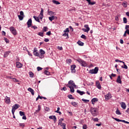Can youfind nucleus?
Wrapping results in <instances>:
<instances>
[{"label": "nucleus", "mask_w": 129, "mask_h": 129, "mask_svg": "<svg viewBox=\"0 0 129 129\" xmlns=\"http://www.w3.org/2000/svg\"><path fill=\"white\" fill-rule=\"evenodd\" d=\"M67 86L70 88V91L72 93H74V92L75 91L74 88H76V85H75L74 81L73 80L69 81Z\"/></svg>", "instance_id": "obj_1"}, {"label": "nucleus", "mask_w": 129, "mask_h": 129, "mask_svg": "<svg viewBox=\"0 0 129 129\" xmlns=\"http://www.w3.org/2000/svg\"><path fill=\"white\" fill-rule=\"evenodd\" d=\"M90 111L93 116H96L97 113H98V110H97L96 108L92 107L90 109Z\"/></svg>", "instance_id": "obj_2"}, {"label": "nucleus", "mask_w": 129, "mask_h": 129, "mask_svg": "<svg viewBox=\"0 0 129 129\" xmlns=\"http://www.w3.org/2000/svg\"><path fill=\"white\" fill-rule=\"evenodd\" d=\"M78 62H79V63H80V64H81V66L83 67H87V63H86V62L81 59H79L77 60Z\"/></svg>", "instance_id": "obj_3"}, {"label": "nucleus", "mask_w": 129, "mask_h": 129, "mask_svg": "<svg viewBox=\"0 0 129 129\" xmlns=\"http://www.w3.org/2000/svg\"><path fill=\"white\" fill-rule=\"evenodd\" d=\"M20 107V105L19 104H15L13 107L12 109V112L13 115H14L15 113V111H16V109H18Z\"/></svg>", "instance_id": "obj_4"}, {"label": "nucleus", "mask_w": 129, "mask_h": 129, "mask_svg": "<svg viewBox=\"0 0 129 129\" xmlns=\"http://www.w3.org/2000/svg\"><path fill=\"white\" fill-rule=\"evenodd\" d=\"M10 32H11L12 34L14 35V36H16L17 35V30H16V28L15 27L11 26L9 28Z\"/></svg>", "instance_id": "obj_5"}, {"label": "nucleus", "mask_w": 129, "mask_h": 129, "mask_svg": "<svg viewBox=\"0 0 129 129\" xmlns=\"http://www.w3.org/2000/svg\"><path fill=\"white\" fill-rule=\"evenodd\" d=\"M98 72V67H96L94 69L90 71V73H91V74H97Z\"/></svg>", "instance_id": "obj_6"}, {"label": "nucleus", "mask_w": 129, "mask_h": 129, "mask_svg": "<svg viewBox=\"0 0 129 129\" xmlns=\"http://www.w3.org/2000/svg\"><path fill=\"white\" fill-rule=\"evenodd\" d=\"M5 102L7 104H10L11 103V98L8 96H6L5 98Z\"/></svg>", "instance_id": "obj_7"}, {"label": "nucleus", "mask_w": 129, "mask_h": 129, "mask_svg": "<svg viewBox=\"0 0 129 129\" xmlns=\"http://www.w3.org/2000/svg\"><path fill=\"white\" fill-rule=\"evenodd\" d=\"M33 54L34 56H36V57H38V56H39V52H38V49L36 47H35L34 48Z\"/></svg>", "instance_id": "obj_8"}, {"label": "nucleus", "mask_w": 129, "mask_h": 129, "mask_svg": "<svg viewBox=\"0 0 129 129\" xmlns=\"http://www.w3.org/2000/svg\"><path fill=\"white\" fill-rule=\"evenodd\" d=\"M76 68V66L75 65H73L71 67V70L72 73H75V72H76V70H75Z\"/></svg>", "instance_id": "obj_9"}, {"label": "nucleus", "mask_w": 129, "mask_h": 129, "mask_svg": "<svg viewBox=\"0 0 129 129\" xmlns=\"http://www.w3.org/2000/svg\"><path fill=\"white\" fill-rule=\"evenodd\" d=\"M27 28H30V27H32V19H29L27 23Z\"/></svg>", "instance_id": "obj_10"}, {"label": "nucleus", "mask_w": 129, "mask_h": 129, "mask_svg": "<svg viewBox=\"0 0 129 129\" xmlns=\"http://www.w3.org/2000/svg\"><path fill=\"white\" fill-rule=\"evenodd\" d=\"M105 99H110L111 98V94L110 93H108L107 94L105 95Z\"/></svg>", "instance_id": "obj_11"}, {"label": "nucleus", "mask_w": 129, "mask_h": 129, "mask_svg": "<svg viewBox=\"0 0 129 129\" xmlns=\"http://www.w3.org/2000/svg\"><path fill=\"white\" fill-rule=\"evenodd\" d=\"M49 118L50 119H53L54 122H56V120H57V118H56V116L55 115L49 116Z\"/></svg>", "instance_id": "obj_12"}, {"label": "nucleus", "mask_w": 129, "mask_h": 129, "mask_svg": "<svg viewBox=\"0 0 129 129\" xmlns=\"http://www.w3.org/2000/svg\"><path fill=\"white\" fill-rule=\"evenodd\" d=\"M96 86L98 88V89H101V85H100V83H99V81H96Z\"/></svg>", "instance_id": "obj_13"}, {"label": "nucleus", "mask_w": 129, "mask_h": 129, "mask_svg": "<svg viewBox=\"0 0 129 129\" xmlns=\"http://www.w3.org/2000/svg\"><path fill=\"white\" fill-rule=\"evenodd\" d=\"M22 66H23V64H22L21 62L19 61L16 62V67H17V68H22Z\"/></svg>", "instance_id": "obj_14"}, {"label": "nucleus", "mask_w": 129, "mask_h": 129, "mask_svg": "<svg viewBox=\"0 0 129 129\" xmlns=\"http://www.w3.org/2000/svg\"><path fill=\"white\" fill-rule=\"evenodd\" d=\"M121 107H122L123 109H125V108H126V105H125V102H122L121 103Z\"/></svg>", "instance_id": "obj_15"}, {"label": "nucleus", "mask_w": 129, "mask_h": 129, "mask_svg": "<svg viewBox=\"0 0 129 129\" xmlns=\"http://www.w3.org/2000/svg\"><path fill=\"white\" fill-rule=\"evenodd\" d=\"M116 82L119 84H121V79H120V76H118L116 80Z\"/></svg>", "instance_id": "obj_16"}, {"label": "nucleus", "mask_w": 129, "mask_h": 129, "mask_svg": "<svg viewBox=\"0 0 129 129\" xmlns=\"http://www.w3.org/2000/svg\"><path fill=\"white\" fill-rule=\"evenodd\" d=\"M33 18H34V20L38 22V23H41L40 21V19L39 18V17H37L36 16H33Z\"/></svg>", "instance_id": "obj_17"}, {"label": "nucleus", "mask_w": 129, "mask_h": 129, "mask_svg": "<svg viewBox=\"0 0 129 129\" xmlns=\"http://www.w3.org/2000/svg\"><path fill=\"white\" fill-rule=\"evenodd\" d=\"M28 91H29V92H31L32 95H34L35 94V93H34V90H33V89H32L31 88H29L28 89Z\"/></svg>", "instance_id": "obj_18"}, {"label": "nucleus", "mask_w": 129, "mask_h": 129, "mask_svg": "<svg viewBox=\"0 0 129 129\" xmlns=\"http://www.w3.org/2000/svg\"><path fill=\"white\" fill-rule=\"evenodd\" d=\"M88 2L89 5L91 6H93V5H95L96 3L95 2H91V0H86Z\"/></svg>", "instance_id": "obj_19"}, {"label": "nucleus", "mask_w": 129, "mask_h": 129, "mask_svg": "<svg viewBox=\"0 0 129 129\" xmlns=\"http://www.w3.org/2000/svg\"><path fill=\"white\" fill-rule=\"evenodd\" d=\"M98 101V99L96 98H94L92 99L91 102L92 104H94V102Z\"/></svg>", "instance_id": "obj_20"}, {"label": "nucleus", "mask_w": 129, "mask_h": 129, "mask_svg": "<svg viewBox=\"0 0 129 129\" xmlns=\"http://www.w3.org/2000/svg\"><path fill=\"white\" fill-rule=\"evenodd\" d=\"M77 92L79 93V94L81 95H83V94H85V92L83 91H81L79 90H77Z\"/></svg>", "instance_id": "obj_21"}, {"label": "nucleus", "mask_w": 129, "mask_h": 129, "mask_svg": "<svg viewBox=\"0 0 129 129\" xmlns=\"http://www.w3.org/2000/svg\"><path fill=\"white\" fill-rule=\"evenodd\" d=\"M40 110H41V106H40V105H39L38 106V109L36 110V111L34 112V114H37V112H39V111H40Z\"/></svg>", "instance_id": "obj_22"}, {"label": "nucleus", "mask_w": 129, "mask_h": 129, "mask_svg": "<svg viewBox=\"0 0 129 129\" xmlns=\"http://www.w3.org/2000/svg\"><path fill=\"white\" fill-rule=\"evenodd\" d=\"M77 44H78L79 46H84V43L82 42L81 41L79 40L77 42Z\"/></svg>", "instance_id": "obj_23"}, {"label": "nucleus", "mask_w": 129, "mask_h": 129, "mask_svg": "<svg viewBox=\"0 0 129 129\" xmlns=\"http://www.w3.org/2000/svg\"><path fill=\"white\" fill-rule=\"evenodd\" d=\"M10 51H7L4 53V57H5V58L8 57V56H9V55H10Z\"/></svg>", "instance_id": "obj_24"}, {"label": "nucleus", "mask_w": 129, "mask_h": 129, "mask_svg": "<svg viewBox=\"0 0 129 129\" xmlns=\"http://www.w3.org/2000/svg\"><path fill=\"white\" fill-rule=\"evenodd\" d=\"M126 34L129 35V29H127L126 31H125L124 33L123 34V37H126Z\"/></svg>", "instance_id": "obj_25"}, {"label": "nucleus", "mask_w": 129, "mask_h": 129, "mask_svg": "<svg viewBox=\"0 0 129 129\" xmlns=\"http://www.w3.org/2000/svg\"><path fill=\"white\" fill-rule=\"evenodd\" d=\"M71 104L73 106L76 107V106H77L78 104L76 103V102H71Z\"/></svg>", "instance_id": "obj_26"}, {"label": "nucleus", "mask_w": 129, "mask_h": 129, "mask_svg": "<svg viewBox=\"0 0 129 129\" xmlns=\"http://www.w3.org/2000/svg\"><path fill=\"white\" fill-rule=\"evenodd\" d=\"M53 4H54L55 5H60V3L56 0H53L52 1Z\"/></svg>", "instance_id": "obj_27"}, {"label": "nucleus", "mask_w": 129, "mask_h": 129, "mask_svg": "<svg viewBox=\"0 0 129 129\" xmlns=\"http://www.w3.org/2000/svg\"><path fill=\"white\" fill-rule=\"evenodd\" d=\"M49 21H50L51 22H52V21L55 20V17L54 16H51V17H49L48 18Z\"/></svg>", "instance_id": "obj_28"}, {"label": "nucleus", "mask_w": 129, "mask_h": 129, "mask_svg": "<svg viewBox=\"0 0 129 129\" xmlns=\"http://www.w3.org/2000/svg\"><path fill=\"white\" fill-rule=\"evenodd\" d=\"M84 27L86 28V29L87 31H90V28H89V26H88V25H85Z\"/></svg>", "instance_id": "obj_29"}, {"label": "nucleus", "mask_w": 129, "mask_h": 129, "mask_svg": "<svg viewBox=\"0 0 129 129\" xmlns=\"http://www.w3.org/2000/svg\"><path fill=\"white\" fill-rule=\"evenodd\" d=\"M122 6L124 7V8H126V7H127V3L126 2H125L124 3H123L122 4Z\"/></svg>", "instance_id": "obj_30"}, {"label": "nucleus", "mask_w": 129, "mask_h": 129, "mask_svg": "<svg viewBox=\"0 0 129 129\" xmlns=\"http://www.w3.org/2000/svg\"><path fill=\"white\" fill-rule=\"evenodd\" d=\"M123 66H121L122 68H124V69H127V66L125 64V63H124V62H122Z\"/></svg>", "instance_id": "obj_31"}, {"label": "nucleus", "mask_w": 129, "mask_h": 129, "mask_svg": "<svg viewBox=\"0 0 129 129\" xmlns=\"http://www.w3.org/2000/svg\"><path fill=\"white\" fill-rule=\"evenodd\" d=\"M60 110V107L57 108V110L55 111V112H57V113H59V114L60 115V114H62V113L59 111Z\"/></svg>", "instance_id": "obj_32"}, {"label": "nucleus", "mask_w": 129, "mask_h": 129, "mask_svg": "<svg viewBox=\"0 0 129 129\" xmlns=\"http://www.w3.org/2000/svg\"><path fill=\"white\" fill-rule=\"evenodd\" d=\"M39 52H40V54H41V55H44L45 53V51H44V50H43V49H40Z\"/></svg>", "instance_id": "obj_33"}, {"label": "nucleus", "mask_w": 129, "mask_h": 129, "mask_svg": "<svg viewBox=\"0 0 129 129\" xmlns=\"http://www.w3.org/2000/svg\"><path fill=\"white\" fill-rule=\"evenodd\" d=\"M115 113L116 114H118V115H120V114H121V113H120V111H119V110H118V109H117Z\"/></svg>", "instance_id": "obj_34"}, {"label": "nucleus", "mask_w": 129, "mask_h": 129, "mask_svg": "<svg viewBox=\"0 0 129 129\" xmlns=\"http://www.w3.org/2000/svg\"><path fill=\"white\" fill-rule=\"evenodd\" d=\"M39 15L44 16V10L43 9V8L41 9V11H40V13Z\"/></svg>", "instance_id": "obj_35"}, {"label": "nucleus", "mask_w": 129, "mask_h": 129, "mask_svg": "<svg viewBox=\"0 0 129 129\" xmlns=\"http://www.w3.org/2000/svg\"><path fill=\"white\" fill-rule=\"evenodd\" d=\"M60 126H62L63 129H66V124L64 123H62Z\"/></svg>", "instance_id": "obj_36"}, {"label": "nucleus", "mask_w": 129, "mask_h": 129, "mask_svg": "<svg viewBox=\"0 0 129 129\" xmlns=\"http://www.w3.org/2000/svg\"><path fill=\"white\" fill-rule=\"evenodd\" d=\"M18 17L20 21H22V20L24 19V17H23L22 15H18Z\"/></svg>", "instance_id": "obj_37"}, {"label": "nucleus", "mask_w": 129, "mask_h": 129, "mask_svg": "<svg viewBox=\"0 0 129 129\" xmlns=\"http://www.w3.org/2000/svg\"><path fill=\"white\" fill-rule=\"evenodd\" d=\"M29 76H30V77H31V78H33V77H34V73H33V72H29Z\"/></svg>", "instance_id": "obj_38"}, {"label": "nucleus", "mask_w": 129, "mask_h": 129, "mask_svg": "<svg viewBox=\"0 0 129 129\" xmlns=\"http://www.w3.org/2000/svg\"><path fill=\"white\" fill-rule=\"evenodd\" d=\"M123 21L124 24H126V23H127V19H126V18L125 17H124L123 18Z\"/></svg>", "instance_id": "obj_39"}, {"label": "nucleus", "mask_w": 129, "mask_h": 129, "mask_svg": "<svg viewBox=\"0 0 129 129\" xmlns=\"http://www.w3.org/2000/svg\"><path fill=\"white\" fill-rule=\"evenodd\" d=\"M47 13L48 15H49V16H51V15H53L54 14V12H53L52 11H49V10H48Z\"/></svg>", "instance_id": "obj_40"}, {"label": "nucleus", "mask_w": 129, "mask_h": 129, "mask_svg": "<svg viewBox=\"0 0 129 129\" xmlns=\"http://www.w3.org/2000/svg\"><path fill=\"white\" fill-rule=\"evenodd\" d=\"M19 113H20V115H21V116H23L25 115V112H24L22 111H20L19 112Z\"/></svg>", "instance_id": "obj_41"}, {"label": "nucleus", "mask_w": 129, "mask_h": 129, "mask_svg": "<svg viewBox=\"0 0 129 129\" xmlns=\"http://www.w3.org/2000/svg\"><path fill=\"white\" fill-rule=\"evenodd\" d=\"M38 35L40 36L41 37H44V33L39 32V33H38Z\"/></svg>", "instance_id": "obj_42"}, {"label": "nucleus", "mask_w": 129, "mask_h": 129, "mask_svg": "<svg viewBox=\"0 0 129 129\" xmlns=\"http://www.w3.org/2000/svg\"><path fill=\"white\" fill-rule=\"evenodd\" d=\"M19 126H21V127H25V123H19Z\"/></svg>", "instance_id": "obj_43"}, {"label": "nucleus", "mask_w": 129, "mask_h": 129, "mask_svg": "<svg viewBox=\"0 0 129 129\" xmlns=\"http://www.w3.org/2000/svg\"><path fill=\"white\" fill-rule=\"evenodd\" d=\"M81 38H82V39H84V40H86V36H85V35L84 34H82L81 36Z\"/></svg>", "instance_id": "obj_44"}, {"label": "nucleus", "mask_w": 129, "mask_h": 129, "mask_svg": "<svg viewBox=\"0 0 129 129\" xmlns=\"http://www.w3.org/2000/svg\"><path fill=\"white\" fill-rule=\"evenodd\" d=\"M44 74L46 75H50V72H48V71H45L44 72Z\"/></svg>", "instance_id": "obj_45"}, {"label": "nucleus", "mask_w": 129, "mask_h": 129, "mask_svg": "<svg viewBox=\"0 0 129 129\" xmlns=\"http://www.w3.org/2000/svg\"><path fill=\"white\" fill-rule=\"evenodd\" d=\"M67 61L68 64H70L71 63V62H72V60H71V59H67Z\"/></svg>", "instance_id": "obj_46"}, {"label": "nucleus", "mask_w": 129, "mask_h": 129, "mask_svg": "<svg viewBox=\"0 0 129 129\" xmlns=\"http://www.w3.org/2000/svg\"><path fill=\"white\" fill-rule=\"evenodd\" d=\"M31 28L34 29V30H36V29H38V27H37L36 25H31Z\"/></svg>", "instance_id": "obj_47"}, {"label": "nucleus", "mask_w": 129, "mask_h": 129, "mask_svg": "<svg viewBox=\"0 0 129 129\" xmlns=\"http://www.w3.org/2000/svg\"><path fill=\"white\" fill-rule=\"evenodd\" d=\"M43 30V32H47L48 31V28L47 27H44Z\"/></svg>", "instance_id": "obj_48"}, {"label": "nucleus", "mask_w": 129, "mask_h": 129, "mask_svg": "<svg viewBox=\"0 0 129 129\" xmlns=\"http://www.w3.org/2000/svg\"><path fill=\"white\" fill-rule=\"evenodd\" d=\"M82 101H84V102H89V100H86L85 99H82Z\"/></svg>", "instance_id": "obj_49"}, {"label": "nucleus", "mask_w": 129, "mask_h": 129, "mask_svg": "<svg viewBox=\"0 0 129 129\" xmlns=\"http://www.w3.org/2000/svg\"><path fill=\"white\" fill-rule=\"evenodd\" d=\"M68 97L70 99H74V98L72 97V95H69Z\"/></svg>", "instance_id": "obj_50"}, {"label": "nucleus", "mask_w": 129, "mask_h": 129, "mask_svg": "<svg viewBox=\"0 0 129 129\" xmlns=\"http://www.w3.org/2000/svg\"><path fill=\"white\" fill-rule=\"evenodd\" d=\"M4 40L5 41V42H6L7 43H10V41L9 40V39H8V38L5 37L4 38Z\"/></svg>", "instance_id": "obj_51"}, {"label": "nucleus", "mask_w": 129, "mask_h": 129, "mask_svg": "<svg viewBox=\"0 0 129 129\" xmlns=\"http://www.w3.org/2000/svg\"><path fill=\"white\" fill-rule=\"evenodd\" d=\"M58 124V125H60V126L62 125V120H59Z\"/></svg>", "instance_id": "obj_52"}, {"label": "nucleus", "mask_w": 129, "mask_h": 129, "mask_svg": "<svg viewBox=\"0 0 129 129\" xmlns=\"http://www.w3.org/2000/svg\"><path fill=\"white\" fill-rule=\"evenodd\" d=\"M64 33H69V28H67L65 30H64Z\"/></svg>", "instance_id": "obj_53"}, {"label": "nucleus", "mask_w": 129, "mask_h": 129, "mask_svg": "<svg viewBox=\"0 0 129 129\" xmlns=\"http://www.w3.org/2000/svg\"><path fill=\"white\" fill-rule=\"evenodd\" d=\"M39 19H40V20L42 21L43 20V17H44V15H39Z\"/></svg>", "instance_id": "obj_54"}, {"label": "nucleus", "mask_w": 129, "mask_h": 129, "mask_svg": "<svg viewBox=\"0 0 129 129\" xmlns=\"http://www.w3.org/2000/svg\"><path fill=\"white\" fill-rule=\"evenodd\" d=\"M37 57H39V58H43L44 57V55L43 54H39V55H38Z\"/></svg>", "instance_id": "obj_55"}, {"label": "nucleus", "mask_w": 129, "mask_h": 129, "mask_svg": "<svg viewBox=\"0 0 129 129\" xmlns=\"http://www.w3.org/2000/svg\"><path fill=\"white\" fill-rule=\"evenodd\" d=\"M62 36H63L64 37H66V36H67V37H68V33L64 32V33L62 35Z\"/></svg>", "instance_id": "obj_56"}, {"label": "nucleus", "mask_w": 129, "mask_h": 129, "mask_svg": "<svg viewBox=\"0 0 129 129\" xmlns=\"http://www.w3.org/2000/svg\"><path fill=\"white\" fill-rule=\"evenodd\" d=\"M83 129H87V125H86V124H84L83 126Z\"/></svg>", "instance_id": "obj_57"}, {"label": "nucleus", "mask_w": 129, "mask_h": 129, "mask_svg": "<svg viewBox=\"0 0 129 129\" xmlns=\"http://www.w3.org/2000/svg\"><path fill=\"white\" fill-rule=\"evenodd\" d=\"M37 71H40V70H42V69H43L40 67H38L37 68Z\"/></svg>", "instance_id": "obj_58"}, {"label": "nucleus", "mask_w": 129, "mask_h": 129, "mask_svg": "<svg viewBox=\"0 0 129 129\" xmlns=\"http://www.w3.org/2000/svg\"><path fill=\"white\" fill-rule=\"evenodd\" d=\"M46 35H47V36H50L51 35V31L47 32Z\"/></svg>", "instance_id": "obj_59"}, {"label": "nucleus", "mask_w": 129, "mask_h": 129, "mask_svg": "<svg viewBox=\"0 0 129 129\" xmlns=\"http://www.w3.org/2000/svg\"><path fill=\"white\" fill-rule=\"evenodd\" d=\"M114 119L116 120V121H118V122H120L121 121V120L119 119V118H114Z\"/></svg>", "instance_id": "obj_60"}, {"label": "nucleus", "mask_w": 129, "mask_h": 129, "mask_svg": "<svg viewBox=\"0 0 129 129\" xmlns=\"http://www.w3.org/2000/svg\"><path fill=\"white\" fill-rule=\"evenodd\" d=\"M82 31H83L84 32H87V33H88V32H89V31H87V30H86V29H85V28H83V29H82Z\"/></svg>", "instance_id": "obj_61"}, {"label": "nucleus", "mask_w": 129, "mask_h": 129, "mask_svg": "<svg viewBox=\"0 0 129 129\" xmlns=\"http://www.w3.org/2000/svg\"><path fill=\"white\" fill-rule=\"evenodd\" d=\"M115 62H120V63H122V62H123V61H122L121 60H120L119 59H115Z\"/></svg>", "instance_id": "obj_62"}, {"label": "nucleus", "mask_w": 129, "mask_h": 129, "mask_svg": "<svg viewBox=\"0 0 129 129\" xmlns=\"http://www.w3.org/2000/svg\"><path fill=\"white\" fill-rule=\"evenodd\" d=\"M93 119L94 121H98V118H94Z\"/></svg>", "instance_id": "obj_63"}, {"label": "nucleus", "mask_w": 129, "mask_h": 129, "mask_svg": "<svg viewBox=\"0 0 129 129\" xmlns=\"http://www.w3.org/2000/svg\"><path fill=\"white\" fill-rule=\"evenodd\" d=\"M125 30H129V25H126L125 27Z\"/></svg>", "instance_id": "obj_64"}]
</instances>
